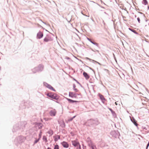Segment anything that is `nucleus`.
I'll use <instances>...</instances> for the list:
<instances>
[{
  "label": "nucleus",
  "mask_w": 149,
  "mask_h": 149,
  "mask_svg": "<svg viewBox=\"0 0 149 149\" xmlns=\"http://www.w3.org/2000/svg\"><path fill=\"white\" fill-rule=\"evenodd\" d=\"M71 142L72 144L74 146L77 147V148H79V149L81 148L80 145L77 139L72 141Z\"/></svg>",
  "instance_id": "obj_1"
},
{
  "label": "nucleus",
  "mask_w": 149,
  "mask_h": 149,
  "mask_svg": "<svg viewBox=\"0 0 149 149\" xmlns=\"http://www.w3.org/2000/svg\"><path fill=\"white\" fill-rule=\"evenodd\" d=\"M47 95L49 97L56 100H57L58 98L56 95L55 94H53L52 93H49L47 94Z\"/></svg>",
  "instance_id": "obj_2"
},
{
  "label": "nucleus",
  "mask_w": 149,
  "mask_h": 149,
  "mask_svg": "<svg viewBox=\"0 0 149 149\" xmlns=\"http://www.w3.org/2000/svg\"><path fill=\"white\" fill-rule=\"evenodd\" d=\"M77 95H80L81 96V94L80 93L79 94H77L72 92H70L69 93V96L72 98H77Z\"/></svg>",
  "instance_id": "obj_3"
},
{
  "label": "nucleus",
  "mask_w": 149,
  "mask_h": 149,
  "mask_svg": "<svg viewBox=\"0 0 149 149\" xmlns=\"http://www.w3.org/2000/svg\"><path fill=\"white\" fill-rule=\"evenodd\" d=\"M96 121L92 119L89 120L88 121V123L89 125H93L95 124Z\"/></svg>",
  "instance_id": "obj_4"
},
{
  "label": "nucleus",
  "mask_w": 149,
  "mask_h": 149,
  "mask_svg": "<svg viewBox=\"0 0 149 149\" xmlns=\"http://www.w3.org/2000/svg\"><path fill=\"white\" fill-rule=\"evenodd\" d=\"M43 36V33L39 31L37 34V39H40Z\"/></svg>",
  "instance_id": "obj_5"
},
{
  "label": "nucleus",
  "mask_w": 149,
  "mask_h": 149,
  "mask_svg": "<svg viewBox=\"0 0 149 149\" xmlns=\"http://www.w3.org/2000/svg\"><path fill=\"white\" fill-rule=\"evenodd\" d=\"M56 113V111L55 109L51 110L49 112V115L51 116H55Z\"/></svg>",
  "instance_id": "obj_6"
},
{
  "label": "nucleus",
  "mask_w": 149,
  "mask_h": 149,
  "mask_svg": "<svg viewBox=\"0 0 149 149\" xmlns=\"http://www.w3.org/2000/svg\"><path fill=\"white\" fill-rule=\"evenodd\" d=\"M45 85L47 87V88H48L49 89L54 91H55L56 90L55 89L50 85L47 84L45 83Z\"/></svg>",
  "instance_id": "obj_7"
},
{
  "label": "nucleus",
  "mask_w": 149,
  "mask_h": 149,
  "mask_svg": "<svg viewBox=\"0 0 149 149\" xmlns=\"http://www.w3.org/2000/svg\"><path fill=\"white\" fill-rule=\"evenodd\" d=\"M89 145L91 147L92 149H95L96 148L95 146L91 141H90L88 143Z\"/></svg>",
  "instance_id": "obj_8"
},
{
  "label": "nucleus",
  "mask_w": 149,
  "mask_h": 149,
  "mask_svg": "<svg viewBox=\"0 0 149 149\" xmlns=\"http://www.w3.org/2000/svg\"><path fill=\"white\" fill-rule=\"evenodd\" d=\"M98 95L99 96L100 99L102 100V102L103 103H104L106 101V99L104 97V96L100 94H98Z\"/></svg>",
  "instance_id": "obj_9"
},
{
  "label": "nucleus",
  "mask_w": 149,
  "mask_h": 149,
  "mask_svg": "<svg viewBox=\"0 0 149 149\" xmlns=\"http://www.w3.org/2000/svg\"><path fill=\"white\" fill-rule=\"evenodd\" d=\"M61 144L65 148H68L69 147V144L66 142L65 141H63L61 143Z\"/></svg>",
  "instance_id": "obj_10"
},
{
  "label": "nucleus",
  "mask_w": 149,
  "mask_h": 149,
  "mask_svg": "<svg viewBox=\"0 0 149 149\" xmlns=\"http://www.w3.org/2000/svg\"><path fill=\"white\" fill-rule=\"evenodd\" d=\"M83 74L86 79H89V76L86 72H84L83 73Z\"/></svg>",
  "instance_id": "obj_11"
},
{
  "label": "nucleus",
  "mask_w": 149,
  "mask_h": 149,
  "mask_svg": "<svg viewBox=\"0 0 149 149\" xmlns=\"http://www.w3.org/2000/svg\"><path fill=\"white\" fill-rule=\"evenodd\" d=\"M131 120L132 122L134 124V125L136 126H137L138 124L136 123V120L134 119H131Z\"/></svg>",
  "instance_id": "obj_12"
},
{
  "label": "nucleus",
  "mask_w": 149,
  "mask_h": 149,
  "mask_svg": "<svg viewBox=\"0 0 149 149\" xmlns=\"http://www.w3.org/2000/svg\"><path fill=\"white\" fill-rule=\"evenodd\" d=\"M129 30H130V31H131L132 32H133L134 33H135L136 34H138V35L139 34L138 33H137L135 30H134L133 29H131L130 28H129Z\"/></svg>",
  "instance_id": "obj_13"
},
{
  "label": "nucleus",
  "mask_w": 149,
  "mask_h": 149,
  "mask_svg": "<svg viewBox=\"0 0 149 149\" xmlns=\"http://www.w3.org/2000/svg\"><path fill=\"white\" fill-rule=\"evenodd\" d=\"M43 40L44 42H47L49 41L50 40L47 37H46Z\"/></svg>",
  "instance_id": "obj_14"
},
{
  "label": "nucleus",
  "mask_w": 149,
  "mask_h": 149,
  "mask_svg": "<svg viewBox=\"0 0 149 149\" xmlns=\"http://www.w3.org/2000/svg\"><path fill=\"white\" fill-rule=\"evenodd\" d=\"M67 100L70 102L73 103L74 102H77V101L73 100L67 98Z\"/></svg>",
  "instance_id": "obj_15"
},
{
  "label": "nucleus",
  "mask_w": 149,
  "mask_h": 149,
  "mask_svg": "<svg viewBox=\"0 0 149 149\" xmlns=\"http://www.w3.org/2000/svg\"><path fill=\"white\" fill-rule=\"evenodd\" d=\"M47 133L49 134L50 135H52L53 134V131L52 130H49L47 132Z\"/></svg>",
  "instance_id": "obj_16"
},
{
  "label": "nucleus",
  "mask_w": 149,
  "mask_h": 149,
  "mask_svg": "<svg viewBox=\"0 0 149 149\" xmlns=\"http://www.w3.org/2000/svg\"><path fill=\"white\" fill-rule=\"evenodd\" d=\"M142 3L145 5H146L148 4V2L147 0H143Z\"/></svg>",
  "instance_id": "obj_17"
},
{
  "label": "nucleus",
  "mask_w": 149,
  "mask_h": 149,
  "mask_svg": "<svg viewBox=\"0 0 149 149\" xmlns=\"http://www.w3.org/2000/svg\"><path fill=\"white\" fill-rule=\"evenodd\" d=\"M92 62H93L94 64H98L99 65H100V64L99 63L96 61H95L93 60H92Z\"/></svg>",
  "instance_id": "obj_18"
},
{
  "label": "nucleus",
  "mask_w": 149,
  "mask_h": 149,
  "mask_svg": "<svg viewBox=\"0 0 149 149\" xmlns=\"http://www.w3.org/2000/svg\"><path fill=\"white\" fill-rule=\"evenodd\" d=\"M54 149H59L58 146L57 145H55Z\"/></svg>",
  "instance_id": "obj_19"
},
{
  "label": "nucleus",
  "mask_w": 149,
  "mask_h": 149,
  "mask_svg": "<svg viewBox=\"0 0 149 149\" xmlns=\"http://www.w3.org/2000/svg\"><path fill=\"white\" fill-rule=\"evenodd\" d=\"M65 59L68 60H71V58H69V57H68V56H65Z\"/></svg>",
  "instance_id": "obj_20"
},
{
  "label": "nucleus",
  "mask_w": 149,
  "mask_h": 149,
  "mask_svg": "<svg viewBox=\"0 0 149 149\" xmlns=\"http://www.w3.org/2000/svg\"><path fill=\"white\" fill-rule=\"evenodd\" d=\"M43 140H45L46 141H47V139L46 137L45 136H43Z\"/></svg>",
  "instance_id": "obj_21"
},
{
  "label": "nucleus",
  "mask_w": 149,
  "mask_h": 149,
  "mask_svg": "<svg viewBox=\"0 0 149 149\" xmlns=\"http://www.w3.org/2000/svg\"><path fill=\"white\" fill-rule=\"evenodd\" d=\"M74 90L76 92H77L79 91V90L77 88H74Z\"/></svg>",
  "instance_id": "obj_22"
},
{
  "label": "nucleus",
  "mask_w": 149,
  "mask_h": 149,
  "mask_svg": "<svg viewBox=\"0 0 149 149\" xmlns=\"http://www.w3.org/2000/svg\"><path fill=\"white\" fill-rule=\"evenodd\" d=\"M94 45H96L98 47H99V44L95 42Z\"/></svg>",
  "instance_id": "obj_23"
},
{
  "label": "nucleus",
  "mask_w": 149,
  "mask_h": 149,
  "mask_svg": "<svg viewBox=\"0 0 149 149\" xmlns=\"http://www.w3.org/2000/svg\"><path fill=\"white\" fill-rule=\"evenodd\" d=\"M137 20H138V22L139 23H140V18L139 17H138L137 18Z\"/></svg>",
  "instance_id": "obj_24"
},
{
  "label": "nucleus",
  "mask_w": 149,
  "mask_h": 149,
  "mask_svg": "<svg viewBox=\"0 0 149 149\" xmlns=\"http://www.w3.org/2000/svg\"><path fill=\"white\" fill-rule=\"evenodd\" d=\"M62 123H63V124L62 125H61V126H62V127H65V124L64 123V122L63 121Z\"/></svg>",
  "instance_id": "obj_25"
},
{
  "label": "nucleus",
  "mask_w": 149,
  "mask_h": 149,
  "mask_svg": "<svg viewBox=\"0 0 149 149\" xmlns=\"http://www.w3.org/2000/svg\"><path fill=\"white\" fill-rule=\"evenodd\" d=\"M87 38V39L91 42L92 40L88 38Z\"/></svg>",
  "instance_id": "obj_26"
},
{
  "label": "nucleus",
  "mask_w": 149,
  "mask_h": 149,
  "mask_svg": "<svg viewBox=\"0 0 149 149\" xmlns=\"http://www.w3.org/2000/svg\"><path fill=\"white\" fill-rule=\"evenodd\" d=\"M39 140V139H38V140H36L35 141L34 143H37V142H38V141Z\"/></svg>",
  "instance_id": "obj_27"
},
{
  "label": "nucleus",
  "mask_w": 149,
  "mask_h": 149,
  "mask_svg": "<svg viewBox=\"0 0 149 149\" xmlns=\"http://www.w3.org/2000/svg\"><path fill=\"white\" fill-rule=\"evenodd\" d=\"M91 43L93 44L94 45L95 42L92 41L91 42Z\"/></svg>",
  "instance_id": "obj_28"
},
{
  "label": "nucleus",
  "mask_w": 149,
  "mask_h": 149,
  "mask_svg": "<svg viewBox=\"0 0 149 149\" xmlns=\"http://www.w3.org/2000/svg\"><path fill=\"white\" fill-rule=\"evenodd\" d=\"M91 43L93 44L94 45L95 42L92 41L91 42Z\"/></svg>",
  "instance_id": "obj_29"
},
{
  "label": "nucleus",
  "mask_w": 149,
  "mask_h": 149,
  "mask_svg": "<svg viewBox=\"0 0 149 149\" xmlns=\"http://www.w3.org/2000/svg\"><path fill=\"white\" fill-rule=\"evenodd\" d=\"M73 89H74V88H75V87H76V85H75V84H73Z\"/></svg>",
  "instance_id": "obj_30"
},
{
  "label": "nucleus",
  "mask_w": 149,
  "mask_h": 149,
  "mask_svg": "<svg viewBox=\"0 0 149 149\" xmlns=\"http://www.w3.org/2000/svg\"><path fill=\"white\" fill-rule=\"evenodd\" d=\"M103 24H104V25L105 24V23L104 21H103Z\"/></svg>",
  "instance_id": "obj_31"
},
{
  "label": "nucleus",
  "mask_w": 149,
  "mask_h": 149,
  "mask_svg": "<svg viewBox=\"0 0 149 149\" xmlns=\"http://www.w3.org/2000/svg\"><path fill=\"white\" fill-rule=\"evenodd\" d=\"M47 149H52L50 148H48Z\"/></svg>",
  "instance_id": "obj_32"
},
{
  "label": "nucleus",
  "mask_w": 149,
  "mask_h": 149,
  "mask_svg": "<svg viewBox=\"0 0 149 149\" xmlns=\"http://www.w3.org/2000/svg\"><path fill=\"white\" fill-rule=\"evenodd\" d=\"M42 22L44 24H46V23L45 22Z\"/></svg>",
  "instance_id": "obj_33"
},
{
  "label": "nucleus",
  "mask_w": 149,
  "mask_h": 149,
  "mask_svg": "<svg viewBox=\"0 0 149 149\" xmlns=\"http://www.w3.org/2000/svg\"><path fill=\"white\" fill-rule=\"evenodd\" d=\"M115 104L116 105H117V104L116 103V102H115Z\"/></svg>",
  "instance_id": "obj_34"
},
{
  "label": "nucleus",
  "mask_w": 149,
  "mask_h": 149,
  "mask_svg": "<svg viewBox=\"0 0 149 149\" xmlns=\"http://www.w3.org/2000/svg\"><path fill=\"white\" fill-rule=\"evenodd\" d=\"M136 15H135V17L136 18Z\"/></svg>",
  "instance_id": "obj_35"
},
{
  "label": "nucleus",
  "mask_w": 149,
  "mask_h": 149,
  "mask_svg": "<svg viewBox=\"0 0 149 149\" xmlns=\"http://www.w3.org/2000/svg\"><path fill=\"white\" fill-rule=\"evenodd\" d=\"M91 50H92V51H93L94 52V51L93 50V49H91Z\"/></svg>",
  "instance_id": "obj_36"
},
{
  "label": "nucleus",
  "mask_w": 149,
  "mask_h": 149,
  "mask_svg": "<svg viewBox=\"0 0 149 149\" xmlns=\"http://www.w3.org/2000/svg\"><path fill=\"white\" fill-rule=\"evenodd\" d=\"M139 13H140L141 14H142V13H141V12H139Z\"/></svg>",
  "instance_id": "obj_37"
},
{
  "label": "nucleus",
  "mask_w": 149,
  "mask_h": 149,
  "mask_svg": "<svg viewBox=\"0 0 149 149\" xmlns=\"http://www.w3.org/2000/svg\"><path fill=\"white\" fill-rule=\"evenodd\" d=\"M45 30L46 31H47V30L45 29Z\"/></svg>",
  "instance_id": "obj_38"
},
{
  "label": "nucleus",
  "mask_w": 149,
  "mask_h": 149,
  "mask_svg": "<svg viewBox=\"0 0 149 149\" xmlns=\"http://www.w3.org/2000/svg\"><path fill=\"white\" fill-rule=\"evenodd\" d=\"M148 9H149V7L148 6Z\"/></svg>",
  "instance_id": "obj_39"
},
{
  "label": "nucleus",
  "mask_w": 149,
  "mask_h": 149,
  "mask_svg": "<svg viewBox=\"0 0 149 149\" xmlns=\"http://www.w3.org/2000/svg\"><path fill=\"white\" fill-rule=\"evenodd\" d=\"M148 25H149V23H148Z\"/></svg>",
  "instance_id": "obj_40"
}]
</instances>
